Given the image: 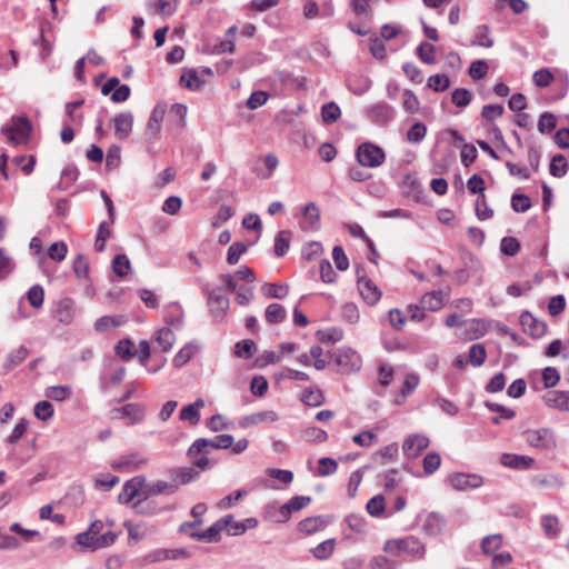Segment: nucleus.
<instances>
[{"instance_id":"25","label":"nucleus","mask_w":569,"mask_h":569,"mask_svg":"<svg viewBox=\"0 0 569 569\" xmlns=\"http://www.w3.org/2000/svg\"><path fill=\"white\" fill-rule=\"evenodd\" d=\"M420 378L417 373L411 372L408 373L405 378L403 385L400 389L399 395L397 396L395 402L397 405H401L407 397H409L419 386Z\"/></svg>"},{"instance_id":"2","label":"nucleus","mask_w":569,"mask_h":569,"mask_svg":"<svg viewBox=\"0 0 569 569\" xmlns=\"http://www.w3.org/2000/svg\"><path fill=\"white\" fill-rule=\"evenodd\" d=\"M233 443V437L231 435H219L212 439L198 438L189 447L187 456L189 458H196L198 455H209L214 449H228Z\"/></svg>"},{"instance_id":"14","label":"nucleus","mask_w":569,"mask_h":569,"mask_svg":"<svg viewBox=\"0 0 569 569\" xmlns=\"http://www.w3.org/2000/svg\"><path fill=\"white\" fill-rule=\"evenodd\" d=\"M146 478L143 476H137L124 482L119 496L118 501L120 503H129L132 501L141 490H143Z\"/></svg>"},{"instance_id":"55","label":"nucleus","mask_w":569,"mask_h":569,"mask_svg":"<svg viewBox=\"0 0 569 569\" xmlns=\"http://www.w3.org/2000/svg\"><path fill=\"white\" fill-rule=\"evenodd\" d=\"M322 525L323 522L320 517H309L298 523V529L300 532L311 535L318 531Z\"/></svg>"},{"instance_id":"59","label":"nucleus","mask_w":569,"mask_h":569,"mask_svg":"<svg viewBox=\"0 0 569 569\" xmlns=\"http://www.w3.org/2000/svg\"><path fill=\"white\" fill-rule=\"evenodd\" d=\"M27 298L31 307L38 309L43 305L44 290L40 284L32 286L28 292Z\"/></svg>"},{"instance_id":"29","label":"nucleus","mask_w":569,"mask_h":569,"mask_svg":"<svg viewBox=\"0 0 569 569\" xmlns=\"http://www.w3.org/2000/svg\"><path fill=\"white\" fill-rule=\"evenodd\" d=\"M29 355V349L24 346H20L19 348L12 350L3 365L6 372L11 371L14 367L19 366L24 361L27 356Z\"/></svg>"},{"instance_id":"1","label":"nucleus","mask_w":569,"mask_h":569,"mask_svg":"<svg viewBox=\"0 0 569 569\" xmlns=\"http://www.w3.org/2000/svg\"><path fill=\"white\" fill-rule=\"evenodd\" d=\"M385 551L396 556L405 555L408 558L417 559L423 557L426 549L419 539L409 536L400 540L388 541L385 546Z\"/></svg>"},{"instance_id":"10","label":"nucleus","mask_w":569,"mask_h":569,"mask_svg":"<svg viewBox=\"0 0 569 569\" xmlns=\"http://www.w3.org/2000/svg\"><path fill=\"white\" fill-rule=\"evenodd\" d=\"M519 321L522 331L535 339H539L542 336H545L548 328L547 323L543 320L535 317L529 311H523L520 315Z\"/></svg>"},{"instance_id":"26","label":"nucleus","mask_w":569,"mask_h":569,"mask_svg":"<svg viewBox=\"0 0 569 569\" xmlns=\"http://www.w3.org/2000/svg\"><path fill=\"white\" fill-rule=\"evenodd\" d=\"M446 297L441 291L427 292L420 299V303L426 310L438 311L445 305Z\"/></svg>"},{"instance_id":"7","label":"nucleus","mask_w":569,"mask_h":569,"mask_svg":"<svg viewBox=\"0 0 569 569\" xmlns=\"http://www.w3.org/2000/svg\"><path fill=\"white\" fill-rule=\"evenodd\" d=\"M366 117L380 127L388 126L396 117V110L385 101L371 104L365 110Z\"/></svg>"},{"instance_id":"45","label":"nucleus","mask_w":569,"mask_h":569,"mask_svg":"<svg viewBox=\"0 0 569 569\" xmlns=\"http://www.w3.org/2000/svg\"><path fill=\"white\" fill-rule=\"evenodd\" d=\"M197 347L189 342L184 347H182L173 358V365L178 368L184 366L187 362L191 360L196 352Z\"/></svg>"},{"instance_id":"18","label":"nucleus","mask_w":569,"mask_h":569,"mask_svg":"<svg viewBox=\"0 0 569 569\" xmlns=\"http://www.w3.org/2000/svg\"><path fill=\"white\" fill-rule=\"evenodd\" d=\"M112 121L114 134L121 140L127 139L132 131L133 114L130 111L120 112L113 117Z\"/></svg>"},{"instance_id":"15","label":"nucleus","mask_w":569,"mask_h":569,"mask_svg":"<svg viewBox=\"0 0 569 569\" xmlns=\"http://www.w3.org/2000/svg\"><path fill=\"white\" fill-rule=\"evenodd\" d=\"M357 283L361 297L369 306H373L380 300L381 291L369 278L358 277Z\"/></svg>"},{"instance_id":"4","label":"nucleus","mask_w":569,"mask_h":569,"mask_svg":"<svg viewBox=\"0 0 569 569\" xmlns=\"http://www.w3.org/2000/svg\"><path fill=\"white\" fill-rule=\"evenodd\" d=\"M356 158L362 167L378 168L385 162L386 153L379 146L372 142H363L358 146Z\"/></svg>"},{"instance_id":"21","label":"nucleus","mask_w":569,"mask_h":569,"mask_svg":"<svg viewBox=\"0 0 569 569\" xmlns=\"http://www.w3.org/2000/svg\"><path fill=\"white\" fill-rule=\"evenodd\" d=\"M204 407V400L199 398L193 403L184 406L179 412V419L196 426L200 421V410Z\"/></svg>"},{"instance_id":"39","label":"nucleus","mask_w":569,"mask_h":569,"mask_svg":"<svg viewBox=\"0 0 569 569\" xmlns=\"http://www.w3.org/2000/svg\"><path fill=\"white\" fill-rule=\"evenodd\" d=\"M156 341L158 342L162 351L167 352L172 348L176 341V336L170 328L164 327L158 331Z\"/></svg>"},{"instance_id":"62","label":"nucleus","mask_w":569,"mask_h":569,"mask_svg":"<svg viewBox=\"0 0 569 569\" xmlns=\"http://www.w3.org/2000/svg\"><path fill=\"white\" fill-rule=\"evenodd\" d=\"M393 378V368L386 363L380 362L378 365V382L381 387L387 388L390 386Z\"/></svg>"},{"instance_id":"64","label":"nucleus","mask_w":569,"mask_h":569,"mask_svg":"<svg viewBox=\"0 0 569 569\" xmlns=\"http://www.w3.org/2000/svg\"><path fill=\"white\" fill-rule=\"evenodd\" d=\"M318 339L321 342H338L343 337V331L340 328H328L325 330H319L317 332Z\"/></svg>"},{"instance_id":"36","label":"nucleus","mask_w":569,"mask_h":569,"mask_svg":"<svg viewBox=\"0 0 569 569\" xmlns=\"http://www.w3.org/2000/svg\"><path fill=\"white\" fill-rule=\"evenodd\" d=\"M78 176L79 172L76 167H66L61 172V179L56 188L61 191L67 190L70 186L74 183V181L78 179Z\"/></svg>"},{"instance_id":"30","label":"nucleus","mask_w":569,"mask_h":569,"mask_svg":"<svg viewBox=\"0 0 569 569\" xmlns=\"http://www.w3.org/2000/svg\"><path fill=\"white\" fill-rule=\"evenodd\" d=\"M44 396L53 401H63L72 396V389L67 385H57L48 387Z\"/></svg>"},{"instance_id":"11","label":"nucleus","mask_w":569,"mask_h":569,"mask_svg":"<svg viewBox=\"0 0 569 569\" xmlns=\"http://www.w3.org/2000/svg\"><path fill=\"white\" fill-rule=\"evenodd\" d=\"M232 521V516L231 515H228V516H224L222 518H220L219 520H217L216 522H213L208 529H206L204 531H194V532H191L190 533V537H192L193 539H197V540H202V541H208V542H211V541H217L218 540V537L220 535V532L227 528V526Z\"/></svg>"},{"instance_id":"16","label":"nucleus","mask_w":569,"mask_h":569,"mask_svg":"<svg viewBox=\"0 0 569 569\" xmlns=\"http://www.w3.org/2000/svg\"><path fill=\"white\" fill-rule=\"evenodd\" d=\"M302 221L300 222V228L303 231H316L320 227V210L319 207L315 202H309L306 204L302 211Z\"/></svg>"},{"instance_id":"13","label":"nucleus","mask_w":569,"mask_h":569,"mask_svg":"<svg viewBox=\"0 0 569 569\" xmlns=\"http://www.w3.org/2000/svg\"><path fill=\"white\" fill-rule=\"evenodd\" d=\"M429 438L425 435H410L402 443V451L408 458H416L429 446Z\"/></svg>"},{"instance_id":"5","label":"nucleus","mask_w":569,"mask_h":569,"mask_svg":"<svg viewBox=\"0 0 569 569\" xmlns=\"http://www.w3.org/2000/svg\"><path fill=\"white\" fill-rule=\"evenodd\" d=\"M525 440L533 448L539 450H551L556 448V437L551 429H530L523 432Z\"/></svg>"},{"instance_id":"52","label":"nucleus","mask_w":569,"mask_h":569,"mask_svg":"<svg viewBox=\"0 0 569 569\" xmlns=\"http://www.w3.org/2000/svg\"><path fill=\"white\" fill-rule=\"evenodd\" d=\"M475 206L476 216L479 220H488L493 216V210L488 206L485 193L478 196Z\"/></svg>"},{"instance_id":"31","label":"nucleus","mask_w":569,"mask_h":569,"mask_svg":"<svg viewBox=\"0 0 569 569\" xmlns=\"http://www.w3.org/2000/svg\"><path fill=\"white\" fill-rule=\"evenodd\" d=\"M495 41L490 36V28L487 24H480L477 27L472 46L491 48Z\"/></svg>"},{"instance_id":"58","label":"nucleus","mask_w":569,"mask_h":569,"mask_svg":"<svg viewBox=\"0 0 569 569\" xmlns=\"http://www.w3.org/2000/svg\"><path fill=\"white\" fill-rule=\"evenodd\" d=\"M90 270V264L88 258L80 253L76 257L73 261V272L77 278L84 279L88 277Z\"/></svg>"},{"instance_id":"53","label":"nucleus","mask_w":569,"mask_h":569,"mask_svg":"<svg viewBox=\"0 0 569 569\" xmlns=\"http://www.w3.org/2000/svg\"><path fill=\"white\" fill-rule=\"evenodd\" d=\"M435 52H436L435 46L431 43H428V42H422L417 48L418 57L426 64H432L436 62Z\"/></svg>"},{"instance_id":"43","label":"nucleus","mask_w":569,"mask_h":569,"mask_svg":"<svg viewBox=\"0 0 569 569\" xmlns=\"http://www.w3.org/2000/svg\"><path fill=\"white\" fill-rule=\"evenodd\" d=\"M341 116V110L339 106L335 102H328L321 108V117L322 121L326 124H331L336 122Z\"/></svg>"},{"instance_id":"9","label":"nucleus","mask_w":569,"mask_h":569,"mask_svg":"<svg viewBox=\"0 0 569 569\" xmlns=\"http://www.w3.org/2000/svg\"><path fill=\"white\" fill-rule=\"evenodd\" d=\"M210 313L214 320H222L229 309V298L221 293V288L207 290Z\"/></svg>"},{"instance_id":"41","label":"nucleus","mask_w":569,"mask_h":569,"mask_svg":"<svg viewBox=\"0 0 569 569\" xmlns=\"http://www.w3.org/2000/svg\"><path fill=\"white\" fill-rule=\"evenodd\" d=\"M568 171V163L562 154L555 156L549 164V172L552 177L561 178L566 176Z\"/></svg>"},{"instance_id":"38","label":"nucleus","mask_w":569,"mask_h":569,"mask_svg":"<svg viewBox=\"0 0 569 569\" xmlns=\"http://www.w3.org/2000/svg\"><path fill=\"white\" fill-rule=\"evenodd\" d=\"M132 508L138 515H156L159 512L157 503L149 500L147 496L133 502Z\"/></svg>"},{"instance_id":"33","label":"nucleus","mask_w":569,"mask_h":569,"mask_svg":"<svg viewBox=\"0 0 569 569\" xmlns=\"http://www.w3.org/2000/svg\"><path fill=\"white\" fill-rule=\"evenodd\" d=\"M287 317V311L283 306L279 303H271L267 307L264 318L268 323H280Z\"/></svg>"},{"instance_id":"12","label":"nucleus","mask_w":569,"mask_h":569,"mask_svg":"<svg viewBox=\"0 0 569 569\" xmlns=\"http://www.w3.org/2000/svg\"><path fill=\"white\" fill-rule=\"evenodd\" d=\"M114 418L128 419L130 425L141 422L146 416V408L139 403H128L112 410Z\"/></svg>"},{"instance_id":"50","label":"nucleus","mask_w":569,"mask_h":569,"mask_svg":"<svg viewBox=\"0 0 569 569\" xmlns=\"http://www.w3.org/2000/svg\"><path fill=\"white\" fill-rule=\"evenodd\" d=\"M131 263L126 254H117L112 260V270L119 277H124L129 273Z\"/></svg>"},{"instance_id":"61","label":"nucleus","mask_w":569,"mask_h":569,"mask_svg":"<svg viewBox=\"0 0 569 569\" xmlns=\"http://www.w3.org/2000/svg\"><path fill=\"white\" fill-rule=\"evenodd\" d=\"M318 463H319V467L317 470V475L320 477L331 476L338 469L337 461L329 457L320 458Z\"/></svg>"},{"instance_id":"37","label":"nucleus","mask_w":569,"mask_h":569,"mask_svg":"<svg viewBox=\"0 0 569 569\" xmlns=\"http://www.w3.org/2000/svg\"><path fill=\"white\" fill-rule=\"evenodd\" d=\"M335 546H336L335 539H327V540L320 542L319 545H317L313 549H311V552L315 558H317L319 560H326L332 555V552L335 550Z\"/></svg>"},{"instance_id":"49","label":"nucleus","mask_w":569,"mask_h":569,"mask_svg":"<svg viewBox=\"0 0 569 569\" xmlns=\"http://www.w3.org/2000/svg\"><path fill=\"white\" fill-rule=\"evenodd\" d=\"M541 526L545 535L555 538L559 533V519L552 515H546L541 518Z\"/></svg>"},{"instance_id":"54","label":"nucleus","mask_w":569,"mask_h":569,"mask_svg":"<svg viewBox=\"0 0 569 569\" xmlns=\"http://www.w3.org/2000/svg\"><path fill=\"white\" fill-rule=\"evenodd\" d=\"M427 134V127L422 122H416L407 131V141L410 143H419Z\"/></svg>"},{"instance_id":"42","label":"nucleus","mask_w":569,"mask_h":569,"mask_svg":"<svg viewBox=\"0 0 569 569\" xmlns=\"http://www.w3.org/2000/svg\"><path fill=\"white\" fill-rule=\"evenodd\" d=\"M486 407L491 412H499L500 416L493 417L491 419L493 425H499L501 422V419H512L515 417V411L512 409H509L500 403L497 402H486Z\"/></svg>"},{"instance_id":"34","label":"nucleus","mask_w":569,"mask_h":569,"mask_svg":"<svg viewBox=\"0 0 569 569\" xmlns=\"http://www.w3.org/2000/svg\"><path fill=\"white\" fill-rule=\"evenodd\" d=\"M146 459H141L138 453H131L121 457L112 465L114 469H138L141 465L146 463Z\"/></svg>"},{"instance_id":"17","label":"nucleus","mask_w":569,"mask_h":569,"mask_svg":"<svg viewBox=\"0 0 569 569\" xmlns=\"http://www.w3.org/2000/svg\"><path fill=\"white\" fill-rule=\"evenodd\" d=\"M542 401L549 408L569 412V391H547L542 396Z\"/></svg>"},{"instance_id":"20","label":"nucleus","mask_w":569,"mask_h":569,"mask_svg":"<svg viewBox=\"0 0 569 569\" xmlns=\"http://www.w3.org/2000/svg\"><path fill=\"white\" fill-rule=\"evenodd\" d=\"M279 419L278 413L273 410H266L244 416L239 421L241 428H249L264 422H276Z\"/></svg>"},{"instance_id":"28","label":"nucleus","mask_w":569,"mask_h":569,"mask_svg":"<svg viewBox=\"0 0 569 569\" xmlns=\"http://www.w3.org/2000/svg\"><path fill=\"white\" fill-rule=\"evenodd\" d=\"M291 237L292 233L289 230H282L276 234L273 243V253L276 257L281 258L288 252Z\"/></svg>"},{"instance_id":"44","label":"nucleus","mask_w":569,"mask_h":569,"mask_svg":"<svg viewBox=\"0 0 569 569\" xmlns=\"http://www.w3.org/2000/svg\"><path fill=\"white\" fill-rule=\"evenodd\" d=\"M199 477V472L192 467L177 468L173 470V478L179 485H187Z\"/></svg>"},{"instance_id":"46","label":"nucleus","mask_w":569,"mask_h":569,"mask_svg":"<svg viewBox=\"0 0 569 569\" xmlns=\"http://www.w3.org/2000/svg\"><path fill=\"white\" fill-rule=\"evenodd\" d=\"M502 537L499 533L487 536L482 539L481 550L486 555H495V552L501 547Z\"/></svg>"},{"instance_id":"32","label":"nucleus","mask_w":569,"mask_h":569,"mask_svg":"<svg viewBox=\"0 0 569 569\" xmlns=\"http://www.w3.org/2000/svg\"><path fill=\"white\" fill-rule=\"evenodd\" d=\"M164 116V109L156 107L149 118L147 124V134L150 137H157L161 129V122Z\"/></svg>"},{"instance_id":"57","label":"nucleus","mask_w":569,"mask_h":569,"mask_svg":"<svg viewBox=\"0 0 569 569\" xmlns=\"http://www.w3.org/2000/svg\"><path fill=\"white\" fill-rule=\"evenodd\" d=\"M301 401L307 406L318 407L323 403L325 397L319 389H309L302 392Z\"/></svg>"},{"instance_id":"56","label":"nucleus","mask_w":569,"mask_h":569,"mask_svg":"<svg viewBox=\"0 0 569 569\" xmlns=\"http://www.w3.org/2000/svg\"><path fill=\"white\" fill-rule=\"evenodd\" d=\"M33 413L39 420L47 421L53 417V406L47 400L39 401L34 406Z\"/></svg>"},{"instance_id":"48","label":"nucleus","mask_w":569,"mask_h":569,"mask_svg":"<svg viewBox=\"0 0 569 569\" xmlns=\"http://www.w3.org/2000/svg\"><path fill=\"white\" fill-rule=\"evenodd\" d=\"M472 93L465 88H457L451 92V101L458 108H466L470 104Z\"/></svg>"},{"instance_id":"23","label":"nucleus","mask_w":569,"mask_h":569,"mask_svg":"<svg viewBox=\"0 0 569 569\" xmlns=\"http://www.w3.org/2000/svg\"><path fill=\"white\" fill-rule=\"evenodd\" d=\"M446 520L442 515L438 512H430L423 523V531L429 536L439 535L445 528Z\"/></svg>"},{"instance_id":"6","label":"nucleus","mask_w":569,"mask_h":569,"mask_svg":"<svg viewBox=\"0 0 569 569\" xmlns=\"http://www.w3.org/2000/svg\"><path fill=\"white\" fill-rule=\"evenodd\" d=\"M330 358L340 368L342 373H351L361 368V357L351 348H340Z\"/></svg>"},{"instance_id":"3","label":"nucleus","mask_w":569,"mask_h":569,"mask_svg":"<svg viewBox=\"0 0 569 569\" xmlns=\"http://www.w3.org/2000/svg\"><path fill=\"white\" fill-rule=\"evenodd\" d=\"M1 132L12 144L26 143L31 132V123L26 116L13 117L10 124L2 126Z\"/></svg>"},{"instance_id":"40","label":"nucleus","mask_w":569,"mask_h":569,"mask_svg":"<svg viewBox=\"0 0 569 569\" xmlns=\"http://www.w3.org/2000/svg\"><path fill=\"white\" fill-rule=\"evenodd\" d=\"M468 358L473 367H480L485 363L487 351L483 345L475 343L469 348Z\"/></svg>"},{"instance_id":"35","label":"nucleus","mask_w":569,"mask_h":569,"mask_svg":"<svg viewBox=\"0 0 569 569\" xmlns=\"http://www.w3.org/2000/svg\"><path fill=\"white\" fill-rule=\"evenodd\" d=\"M257 346L253 340L244 339L236 343L234 355L238 358L250 359L253 357Z\"/></svg>"},{"instance_id":"8","label":"nucleus","mask_w":569,"mask_h":569,"mask_svg":"<svg viewBox=\"0 0 569 569\" xmlns=\"http://www.w3.org/2000/svg\"><path fill=\"white\" fill-rule=\"evenodd\" d=\"M446 482L453 490L466 491L480 488L483 485V478L478 473L456 472L449 475Z\"/></svg>"},{"instance_id":"51","label":"nucleus","mask_w":569,"mask_h":569,"mask_svg":"<svg viewBox=\"0 0 569 569\" xmlns=\"http://www.w3.org/2000/svg\"><path fill=\"white\" fill-rule=\"evenodd\" d=\"M427 84L436 92H443L449 88L450 80L445 73H437L429 77Z\"/></svg>"},{"instance_id":"22","label":"nucleus","mask_w":569,"mask_h":569,"mask_svg":"<svg viewBox=\"0 0 569 569\" xmlns=\"http://www.w3.org/2000/svg\"><path fill=\"white\" fill-rule=\"evenodd\" d=\"M500 462L502 466L513 469H528L532 466L533 459L528 456L503 453Z\"/></svg>"},{"instance_id":"19","label":"nucleus","mask_w":569,"mask_h":569,"mask_svg":"<svg viewBox=\"0 0 569 569\" xmlns=\"http://www.w3.org/2000/svg\"><path fill=\"white\" fill-rule=\"evenodd\" d=\"M53 317L63 325H70L74 318V301L71 298H62L57 303Z\"/></svg>"},{"instance_id":"63","label":"nucleus","mask_w":569,"mask_h":569,"mask_svg":"<svg viewBox=\"0 0 569 569\" xmlns=\"http://www.w3.org/2000/svg\"><path fill=\"white\" fill-rule=\"evenodd\" d=\"M67 252H68V247H67L66 242H63V241L53 242L48 248V257L51 260L58 261V262L66 259Z\"/></svg>"},{"instance_id":"47","label":"nucleus","mask_w":569,"mask_h":569,"mask_svg":"<svg viewBox=\"0 0 569 569\" xmlns=\"http://www.w3.org/2000/svg\"><path fill=\"white\" fill-rule=\"evenodd\" d=\"M180 83L191 91L199 90L202 86V81L199 79L198 73L194 69L187 70L180 77Z\"/></svg>"},{"instance_id":"60","label":"nucleus","mask_w":569,"mask_h":569,"mask_svg":"<svg viewBox=\"0 0 569 569\" xmlns=\"http://www.w3.org/2000/svg\"><path fill=\"white\" fill-rule=\"evenodd\" d=\"M557 126V119L553 113L543 112L538 120V130L540 133H550Z\"/></svg>"},{"instance_id":"24","label":"nucleus","mask_w":569,"mask_h":569,"mask_svg":"<svg viewBox=\"0 0 569 569\" xmlns=\"http://www.w3.org/2000/svg\"><path fill=\"white\" fill-rule=\"evenodd\" d=\"M178 490V485L176 483H169L162 480H158L151 483L146 485L143 487V493L144 496H156L160 493H168L172 495Z\"/></svg>"},{"instance_id":"27","label":"nucleus","mask_w":569,"mask_h":569,"mask_svg":"<svg viewBox=\"0 0 569 569\" xmlns=\"http://www.w3.org/2000/svg\"><path fill=\"white\" fill-rule=\"evenodd\" d=\"M399 455V447L397 442H392L373 455V460L380 465H387L395 461Z\"/></svg>"}]
</instances>
